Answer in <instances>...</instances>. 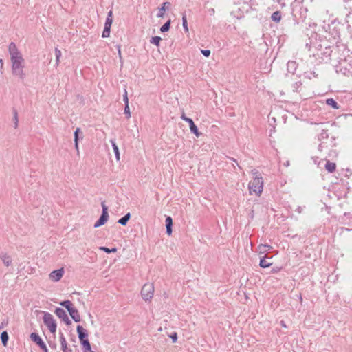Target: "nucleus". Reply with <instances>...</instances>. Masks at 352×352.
I'll return each mask as SVG.
<instances>
[{"label":"nucleus","mask_w":352,"mask_h":352,"mask_svg":"<svg viewBox=\"0 0 352 352\" xmlns=\"http://www.w3.org/2000/svg\"><path fill=\"white\" fill-rule=\"evenodd\" d=\"M252 173L254 175V179L249 183L250 192V193L254 192L256 195L259 196L263 192V179L256 170H252Z\"/></svg>","instance_id":"1"},{"label":"nucleus","mask_w":352,"mask_h":352,"mask_svg":"<svg viewBox=\"0 0 352 352\" xmlns=\"http://www.w3.org/2000/svg\"><path fill=\"white\" fill-rule=\"evenodd\" d=\"M8 51L10 56L11 63H25L22 54L18 50L16 44L10 43L8 47Z\"/></svg>","instance_id":"2"},{"label":"nucleus","mask_w":352,"mask_h":352,"mask_svg":"<svg viewBox=\"0 0 352 352\" xmlns=\"http://www.w3.org/2000/svg\"><path fill=\"white\" fill-rule=\"evenodd\" d=\"M154 294V285L153 283H145L141 290V295L142 298L145 300H150Z\"/></svg>","instance_id":"3"},{"label":"nucleus","mask_w":352,"mask_h":352,"mask_svg":"<svg viewBox=\"0 0 352 352\" xmlns=\"http://www.w3.org/2000/svg\"><path fill=\"white\" fill-rule=\"evenodd\" d=\"M43 322L48 327L50 332L53 333L56 332V323L55 320L54 319L53 316L51 314L48 312L45 313L43 316Z\"/></svg>","instance_id":"4"},{"label":"nucleus","mask_w":352,"mask_h":352,"mask_svg":"<svg viewBox=\"0 0 352 352\" xmlns=\"http://www.w3.org/2000/svg\"><path fill=\"white\" fill-rule=\"evenodd\" d=\"M101 206L102 208V212L99 219L95 223L94 228H98L103 226L107 221L109 218L108 208L105 205L104 201L101 203Z\"/></svg>","instance_id":"5"},{"label":"nucleus","mask_w":352,"mask_h":352,"mask_svg":"<svg viewBox=\"0 0 352 352\" xmlns=\"http://www.w3.org/2000/svg\"><path fill=\"white\" fill-rule=\"evenodd\" d=\"M30 338L33 342L38 345L41 349H43V352H48V349L47 348L46 344L38 336V334L36 333H32L30 334Z\"/></svg>","instance_id":"6"},{"label":"nucleus","mask_w":352,"mask_h":352,"mask_svg":"<svg viewBox=\"0 0 352 352\" xmlns=\"http://www.w3.org/2000/svg\"><path fill=\"white\" fill-rule=\"evenodd\" d=\"M74 135L75 148L76 150L77 155H79L80 151H79V146H78V142L80 140L83 139V135H82V133L80 131V128L78 127L76 129Z\"/></svg>","instance_id":"7"},{"label":"nucleus","mask_w":352,"mask_h":352,"mask_svg":"<svg viewBox=\"0 0 352 352\" xmlns=\"http://www.w3.org/2000/svg\"><path fill=\"white\" fill-rule=\"evenodd\" d=\"M56 315L60 319H62L67 324H70L71 321L66 313V311L62 308H56L55 310Z\"/></svg>","instance_id":"8"},{"label":"nucleus","mask_w":352,"mask_h":352,"mask_svg":"<svg viewBox=\"0 0 352 352\" xmlns=\"http://www.w3.org/2000/svg\"><path fill=\"white\" fill-rule=\"evenodd\" d=\"M63 274H64V269L60 268V269L52 271L50 274V278L52 280H53L54 282H57L61 279Z\"/></svg>","instance_id":"9"},{"label":"nucleus","mask_w":352,"mask_h":352,"mask_svg":"<svg viewBox=\"0 0 352 352\" xmlns=\"http://www.w3.org/2000/svg\"><path fill=\"white\" fill-rule=\"evenodd\" d=\"M0 258L1 259L4 265H6V267L10 266L12 263V258L11 256L8 254L7 253H1Z\"/></svg>","instance_id":"10"},{"label":"nucleus","mask_w":352,"mask_h":352,"mask_svg":"<svg viewBox=\"0 0 352 352\" xmlns=\"http://www.w3.org/2000/svg\"><path fill=\"white\" fill-rule=\"evenodd\" d=\"M76 331H77L80 341L87 339V337H88L87 331L86 329H85L82 326H80V325L77 326Z\"/></svg>","instance_id":"11"},{"label":"nucleus","mask_w":352,"mask_h":352,"mask_svg":"<svg viewBox=\"0 0 352 352\" xmlns=\"http://www.w3.org/2000/svg\"><path fill=\"white\" fill-rule=\"evenodd\" d=\"M188 123L189 124L190 132L199 138L201 133L199 132L198 129L195 124L193 120L190 118L189 120H188Z\"/></svg>","instance_id":"12"},{"label":"nucleus","mask_w":352,"mask_h":352,"mask_svg":"<svg viewBox=\"0 0 352 352\" xmlns=\"http://www.w3.org/2000/svg\"><path fill=\"white\" fill-rule=\"evenodd\" d=\"M24 68H20L12 70V74L19 78L20 80H24L26 74L23 70Z\"/></svg>","instance_id":"13"},{"label":"nucleus","mask_w":352,"mask_h":352,"mask_svg":"<svg viewBox=\"0 0 352 352\" xmlns=\"http://www.w3.org/2000/svg\"><path fill=\"white\" fill-rule=\"evenodd\" d=\"M24 68H20L12 70V74L19 78L20 80H24L26 74L23 70Z\"/></svg>","instance_id":"14"},{"label":"nucleus","mask_w":352,"mask_h":352,"mask_svg":"<svg viewBox=\"0 0 352 352\" xmlns=\"http://www.w3.org/2000/svg\"><path fill=\"white\" fill-rule=\"evenodd\" d=\"M272 265L271 262V258L263 257L260 260L259 265L263 268H266Z\"/></svg>","instance_id":"15"},{"label":"nucleus","mask_w":352,"mask_h":352,"mask_svg":"<svg viewBox=\"0 0 352 352\" xmlns=\"http://www.w3.org/2000/svg\"><path fill=\"white\" fill-rule=\"evenodd\" d=\"M71 317L75 322H80V316L78 314V311L74 307L71 310L69 311Z\"/></svg>","instance_id":"16"},{"label":"nucleus","mask_w":352,"mask_h":352,"mask_svg":"<svg viewBox=\"0 0 352 352\" xmlns=\"http://www.w3.org/2000/svg\"><path fill=\"white\" fill-rule=\"evenodd\" d=\"M166 232L168 235L172 234V226H173V219L170 217H167L166 218Z\"/></svg>","instance_id":"17"},{"label":"nucleus","mask_w":352,"mask_h":352,"mask_svg":"<svg viewBox=\"0 0 352 352\" xmlns=\"http://www.w3.org/2000/svg\"><path fill=\"white\" fill-rule=\"evenodd\" d=\"M170 6V3L169 2H164L162 4V6L160 8V11L157 13V16L158 18L163 17L164 15V12L166 10V9L168 8V7Z\"/></svg>","instance_id":"18"},{"label":"nucleus","mask_w":352,"mask_h":352,"mask_svg":"<svg viewBox=\"0 0 352 352\" xmlns=\"http://www.w3.org/2000/svg\"><path fill=\"white\" fill-rule=\"evenodd\" d=\"M297 68V64L295 61H289L287 63V70L289 73L294 74Z\"/></svg>","instance_id":"19"},{"label":"nucleus","mask_w":352,"mask_h":352,"mask_svg":"<svg viewBox=\"0 0 352 352\" xmlns=\"http://www.w3.org/2000/svg\"><path fill=\"white\" fill-rule=\"evenodd\" d=\"M336 165L335 163L327 161V163L325 164V168L328 172L333 173L336 170Z\"/></svg>","instance_id":"20"},{"label":"nucleus","mask_w":352,"mask_h":352,"mask_svg":"<svg viewBox=\"0 0 352 352\" xmlns=\"http://www.w3.org/2000/svg\"><path fill=\"white\" fill-rule=\"evenodd\" d=\"M131 218V214L129 212H128L127 214H126L123 217H122L121 219H120L118 221V223L121 224L122 226H126L127 222L129 221V220Z\"/></svg>","instance_id":"21"},{"label":"nucleus","mask_w":352,"mask_h":352,"mask_svg":"<svg viewBox=\"0 0 352 352\" xmlns=\"http://www.w3.org/2000/svg\"><path fill=\"white\" fill-rule=\"evenodd\" d=\"M80 343L82 346L83 352L90 351V349H91V344L88 339H85L80 341Z\"/></svg>","instance_id":"22"},{"label":"nucleus","mask_w":352,"mask_h":352,"mask_svg":"<svg viewBox=\"0 0 352 352\" xmlns=\"http://www.w3.org/2000/svg\"><path fill=\"white\" fill-rule=\"evenodd\" d=\"M326 104L332 107L334 109H338L339 105L333 98H328L326 100Z\"/></svg>","instance_id":"23"},{"label":"nucleus","mask_w":352,"mask_h":352,"mask_svg":"<svg viewBox=\"0 0 352 352\" xmlns=\"http://www.w3.org/2000/svg\"><path fill=\"white\" fill-rule=\"evenodd\" d=\"M1 339L3 345L4 346H6L7 344H8V339H9V336L6 331H4L1 333Z\"/></svg>","instance_id":"24"},{"label":"nucleus","mask_w":352,"mask_h":352,"mask_svg":"<svg viewBox=\"0 0 352 352\" xmlns=\"http://www.w3.org/2000/svg\"><path fill=\"white\" fill-rule=\"evenodd\" d=\"M344 6L348 14H351L352 12V0H344Z\"/></svg>","instance_id":"25"},{"label":"nucleus","mask_w":352,"mask_h":352,"mask_svg":"<svg viewBox=\"0 0 352 352\" xmlns=\"http://www.w3.org/2000/svg\"><path fill=\"white\" fill-rule=\"evenodd\" d=\"M272 20L274 22H279L281 19V13L280 11H276L272 14Z\"/></svg>","instance_id":"26"},{"label":"nucleus","mask_w":352,"mask_h":352,"mask_svg":"<svg viewBox=\"0 0 352 352\" xmlns=\"http://www.w3.org/2000/svg\"><path fill=\"white\" fill-rule=\"evenodd\" d=\"M60 305L64 307H65L68 311L71 310L74 307L72 302L70 300H64L60 302Z\"/></svg>","instance_id":"27"},{"label":"nucleus","mask_w":352,"mask_h":352,"mask_svg":"<svg viewBox=\"0 0 352 352\" xmlns=\"http://www.w3.org/2000/svg\"><path fill=\"white\" fill-rule=\"evenodd\" d=\"M111 142L112 144V146L113 148V151L115 153L116 157L117 160H120V152H119L118 146L116 145V144L115 143L114 141L111 140Z\"/></svg>","instance_id":"28"},{"label":"nucleus","mask_w":352,"mask_h":352,"mask_svg":"<svg viewBox=\"0 0 352 352\" xmlns=\"http://www.w3.org/2000/svg\"><path fill=\"white\" fill-rule=\"evenodd\" d=\"M60 344H61L62 350L67 349V343L65 338V336H64V335L63 333H60Z\"/></svg>","instance_id":"29"},{"label":"nucleus","mask_w":352,"mask_h":352,"mask_svg":"<svg viewBox=\"0 0 352 352\" xmlns=\"http://www.w3.org/2000/svg\"><path fill=\"white\" fill-rule=\"evenodd\" d=\"M13 121H14V127L15 129H16L19 125V117H18L17 111L16 109L13 110Z\"/></svg>","instance_id":"30"},{"label":"nucleus","mask_w":352,"mask_h":352,"mask_svg":"<svg viewBox=\"0 0 352 352\" xmlns=\"http://www.w3.org/2000/svg\"><path fill=\"white\" fill-rule=\"evenodd\" d=\"M170 27V20L166 21L160 28L162 32H166L169 30Z\"/></svg>","instance_id":"31"},{"label":"nucleus","mask_w":352,"mask_h":352,"mask_svg":"<svg viewBox=\"0 0 352 352\" xmlns=\"http://www.w3.org/2000/svg\"><path fill=\"white\" fill-rule=\"evenodd\" d=\"M161 40V37L156 36L151 38L150 43L155 45L156 46H159Z\"/></svg>","instance_id":"32"},{"label":"nucleus","mask_w":352,"mask_h":352,"mask_svg":"<svg viewBox=\"0 0 352 352\" xmlns=\"http://www.w3.org/2000/svg\"><path fill=\"white\" fill-rule=\"evenodd\" d=\"M25 67V63H12V70L20 69V68H24Z\"/></svg>","instance_id":"33"},{"label":"nucleus","mask_w":352,"mask_h":352,"mask_svg":"<svg viewBox=\"0 0 352 352\" xmlns=\"http://www.w3.org/2000/svg\"><path fill=\"white\" fill-rule=\"evenodd\" d=\"M182 25H183L185 32H188V22H187L186 16L185 14H183V16H182Z\"/></svg>","instance_id":"34"},{"label":"nucleus","mask_w":352,"mask_h":352,"mask_svg":"<svg viewBox=\"0 0 352 352\" xmlns=\"http://www.w3.org/2000/svg\"><path fill=\"white\" fill-rule=\"evenodd\" d=\"M270 248H271V246L268 245L261 244L258 245V250L261 253H264L267 250H270Z\"/></svg>","instance_id":"35"},{"label":"nucleus","mask_w":352,"mask_h":352,"mask_svg":"<svg viewBox=\"0 0 352 352\" xmlns=\"http://www.w3.org/2000/svg\"><path fill=\"white\" fill-rule=\"evenodd\" d=\"M61 52L60 50H58V48H56L55 49V56H56V65H58L59 64V61H60V58L61 56Z\"/></svg>","instance_id":"36"},{"label":"nucleus","mask_w":352,"mask_h":352,"mask_svg":"<svg viewBox=\"0 0 352 352\" xmlns=\"http://www.w3.org/2000/svg\"><path fill=\"white\" fill-rule=\"evenodd\" d=\"M110 30L111 28H108V27H104V30H103V32H102V36L103 38H107L110 35Z\"/></svg>","instance_id":"37"},{"label":"nucleus","mask_w":352,"mask_h":352,"mask_svg":"<svg viewBox=\"0 0 352 352\" xmlns=\"http://www.w3.org/2000/svg\"><path fill=\"white\" fill-rule=\"evenodd\" d=\"M100 249L104 252H105L106 253H111V252H115L117 251L116 248H112V249H109L107 247H100Z\"/></svg>","instance_id":"38"},{"label":"nucleus","mask_w":352,"mask_h":352,"mask_svg":"<svg viewBox=\"0 0 352 352\" xmlns=\"http://www.w3.org/2000/svg\"><path fill=\"white\" fill-rule=\"evenodd\" d=\"M113 23V19H111L109 17H107L104 27H108L111 28V24Z\"/></svg>","instance_id":"39"},{"label":"nucleus","mask_w":352,"mask_h":352,"mask_svg":"<svg viewBox=\"0 0 352 352\" xmlns=\"http://www.w3.org/2000/svg\"><path fill=\"white\" fill-rule=\"evenodd\" d=\"M124 113L126 115L128 118L131 117V113H130L129 104H126L124 107Z\"/></svg>","instance_id":"40"},{"label":"nucleus","mask_w":352,"mask_h":352,"mask_svg":"<svg viewBox=\"0 0 352 352\" xmlns=\"http://www.w3.org/2000/svg\"><path fill=\"white\" fill-rule=\"evenodd\" d=\"M123 100H124V102L125 103V105L126 104H129V99H128V96H127V91H126V89L124 90V94L123 95Z\"/></svg>","instance_id":"41"},{"label":"nucleus","mask_w":352,"mask_h":352,"mask_svg":"<svg viewBox=\"0 0 352 352\" xmlns=\"http://www.w3.org/2000/svg\"><path fill=\"white\" fill-rule=\"evenodd\" d=\"M201 53L206 57H208L210 54V51L209 50H202Z\"/></svg>","instance_id":"42"},{"label":"nucleus","mask_w":352,"mask_h":352,"mask_svg":"<svg viewBox=\"0 0 352 352\" xmlns=\"http://www.w3.org/2000/svg\"><path fill=\"white\" fill-rule=\"evenodd\" d=\"M319 137H320V139L324 138H327L328 135L327 133V131L323 130L322 132L320 134Z\"/></svg>","instance_id":"43"},{"label":"nucleus","mask_w":352,"mask_h":352,"mask_svg":"<svg viewBox=\"0 0 352 352\" xmlns=\"http://www.w3.org/2000/svg\"><path fill=\"white\" fill-rule=\"evenodd\" d=\"M170 338H172L173 342H175L177 341V333H174L171 336Z\"/></svg>","instance_id":"44"},{"label":"nucleus","mask_w":352,"mask_h":352,"mask_svg":"<svg viewBox=\"0 0 352 352\" xmlns=\"http://www.w3.org/2000/svg\"><path fill=\"white\" fill-rule=\"evenodd\" d=\"M181 118H182L183 120H184V121H186V122H188V120H189L190 119V118H187V117L185 116V114H184V113H182V116H181Z\"/></svg>","instance_id":"45"},{"label":"nucleus","mask_w":352,"mask_h":352,"mask_svg":"<svg viewBox=\"0 0 352 352\" xmlns=\"http://www.w3.org/2000/svg\"><path fill=\"white\" fill-rule=\"evenodd\" d=\"M208 12H209V14L210 15H214V12H215V10H214V8H210V9H208Z\"/></svg>","instance_id":"46"},{"label":"nucleus","mask_w":352,"mask_h":352,"mask_svg":"<svg viewBox=\"0 0 352 352\" xmlns=\"http://www.w3.org/2000/svg\"><path fill=\"white\" fill-rule=\"evenodd\" d=\"M299 87V85L298 82H296L293 85V88H294V91H295L296 89H297Z\"/></svg>","instance_id":"47"},{"label":"nucleus","mask_w":352,"mask_h":352,"mask_svg":"<svg viewBox=\"0 0 352 352\" xmlns=\"http://www.w3.org/2000/svg\"><path fill=\"white\" fill-rule=\"evenodd\" d=\"M112 16H113V12L111 10H110L108 14H107V17H109L111 19H112Z\"/></svg>","instance_id":"48"},{"label":"nucleus","mask_w":352,"mask_h":352,"mask_svg":"<svg viewBox=\"0 0 352 352\" xmlns=\"http://www.w3.org/2000/svg\"><path fill=\"white\" fill-rule=\"evenodd\" d=\"M63 352H72V349H68V347H67V349L63 350Z\"/></svg>","instance_id":"49"},{"label":"nucleus","mask_w":352,"mask_h":352,"mask_svg":"<svg viewBox=\"0 0 352 352\" xmlns=\"http://www.w3.org/2000/svg\"><path fill=\"white\" fill-rule=\"evenodd\" d=\"M0 63L3 64V60L0 59Z\"/></svg>","instance_id":"50"},{"label":"nucleus","mask_w":352,"mask_h":352,"mask_svg":"<svg viewBox=\"0 0 352 352\" xmlns=\"http://www.w3.org/2000/svg\"><path fill=\"white\" fill-rule=\"evenodd\" d=\"M118 53H119L120 55L121 54V52H120V50H118Z\"/></svg>","instance_id":"51"},{"label":"nucleus","mask_w":352,"mask_h":352,"mask_svg":"<svg viewBox=\"0 0 352 352\" xmlns=\"http://www.w3.org/2000/svg\"><path fill=\"white\" fill-rule=\"evenodd\" d=\"M3 327V326H0V329Z\"/></svg>","instance_id":"52"}]
</instances>
